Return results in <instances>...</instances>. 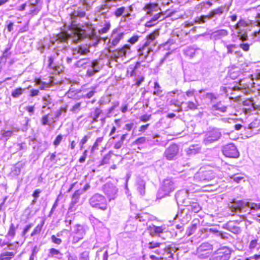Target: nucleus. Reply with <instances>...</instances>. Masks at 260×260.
Listing matches in <instances>:
<instances>
[{
	"label": "nucleus",
	"instance_id": "obj_5",
	"mask_svg": "<svg viewBox=\"0 0 260 260\" xmlns=\"http://www.w3.org/2000/svg\"><path fill=\"white\" fill-rule=\"evenodd\" d=\"M215 177V174L212 170L204 171L201 169L195 174L194 180L196 182L205 184L213 180Z\"/></svg>",
	"mask_w": 260,
	"mask_h": 260
},
{
	"label": "nucleus",
	"instance_id": "obj_16",
	"mask_svg": "<svg viewBox=\"0 0 260 260\" xmlns=\"http://www.w3.org/2000/svg\"><path fill=\"white\" fill-rule=\"evenodd\" d=\"M73 57L78 59L82 55H85L89 52V47L87 45L78 46L73 49Z\"/></svg>",
	"mask_w": 260,
	"mask_h": 260
},
{
	"label": "nucleus",
	"instance_id": "obj_44",
	"mask_svg": "<svg viewBox=\"0 0 260 260\" xmlns=\"http://www.w3.org/2000/svg\"><path fill=\"white\" fill-rule=\"evenodd\" d=\"M228 107L225 106H223L221 104L220 102L217 103L215 104H214L212 106V109L213 110H218L221 112H225L227 110Z\"/></svg>",
	"mask_w": 260,
	"mask_h": 260
},
{
	"label": "nucleus",
	"instance_id": "obj_52",
	"mask_svg": "<svg viewBox=\"0 0 260 260\" xmlns=\"http://www.w3.org/2000/svg\"><path fill=\"white\" fill-rule=\"evenodd\" d=\"M24 90L21 88H16L12 92L11 95L14 98H18L23 94Z\"/></svg>",
	"mask_w": 260,
	"mask_h": 260
},
{
	"label": "nucleus",
	"instance_id": "obj_11",
	"mask_svg": "<svg viewBox=\"0 0 260 260\" xmlns=\"http://www.w3.org/2000/svg\"><path fill=\"white\" fill-rule=\"evenodd\" d=\"M103 190L109 201L115 200L118 196V188L113 183L108 182L103 186Z\"/></svg>",
	"mask_w": 260,
	"mask_h": 260
},
{
	"label": "nucleus",
	"instance_id": "obj_8",
	"mask_svg": "<svg viewBox=\"0 0 260 260\" xmlns=\"http://www.w3.org/2000/svg\"><path fill=\"white\" fill-rule=\"evenodd\" d=\"M59 53L56 51L48 57V68L53 71L60 73L64 69L62 65V57L58 59Z\"/></svg>",
	"mask_w": 260,
	"mask_h": 260
},
{
	"label": "nucleus",
	"instance_id": "obj_13",
	"mask_svg": "<svg viewBox=\"0 0 260 260\" xmlns=\"http://www.w3.org/2000/svg\"><path fill=\"white\" fill-rule=\"evenodd\" d=\"M223 154L228 157L237 158L239 156V152L237 147L233 143L228 144L223 147Z\"/></svg>",
	"mask_w": 260,
	"mask_h": 260
},
{
	"label": "nucleus",
	"instance_id": "obj_50",
	"mask_svg": "<svg viewBox=\"0 0 260 260\" xmlns=\"http://www.w3.org/2000/svg\"><path fill=\"white\" fill-rule=\"evenodd\" d=\"M94 93L95 91L94 88H92L89 91H82V98L90 99L94 95Z\"/></svg>",
	"mask_w": 260,
	"mask_h": 260
},
{
	"label": "nucleus",
	"instance_id": "obj_17",
	"mask_svg": "<svg viewBox=\"0 0 260 260\" xmlns=\"http://www.w3.org/2000/svg\"><path fill=\"white\" fill-rule=\"evenodd\" d=\"M228 10L229 9H226L225 6H221L216 9H213L208 14L209 19H213L215 21L217 19L219 16L222 15L224 11L227 12Z\"/></svg>",
	"mask_w": 260,
	"mask_h": 260
},
{
	"label": "nucleus",
	"instance_id": "obj_33",
	"mask_svg": "<svg viewBox=\"0 0 260 260\" xmlns=\"http://www.w3.org/2000/svg\"><path fill=\"white\" fill-rule=\"evenodd\" d=\"M199 48H196L194 46H189L184 49V54L190 58H192L194 56L196 52L199 50Z\"/></svg>",
	"mask_w": 260,
	"mask_h": 260
},
{
	"label": "nucleus",
	"instance_id": "obj_12",
	"mask_svg": "<svg viewBox=\"0 0 260 260\" xmlns=\"http://www.w3.org/2000/svg\"><path fill=\"white\" fill-rule=\"evenodd\" d=\"M179 150L178 145L173 143L165 150L164 154V156L168 160H175L179 154Z\"/></svg>",
	"mask_w": 260,
	"mask_h": 260
},
{
	"label": "nucleus",
	"instance_id": "obj_55",
	"mask_svg": "<svg viewBox=\"0 0 260 260\" xmlns=\"http://www.w3.org/2000/svg\"><path fill=\"white\" fill-rule=\"evenodd\" d=\"M162 245H165V244L158 242H149L148 244V248L149 249L156 248V249H160V247H161Z\"/></svg>",
	"mask_w": 260,
	"mask_h": 260
},
{
	"label": "nucleus",
	"instance_id": "obj_54",
	"mask_svg": "<svg viewBox=\"0 0 260 260\" xmlns=\"http://www.w3.org/2000/svg\"><path fill=\"white\" fill-rule=\"evenodd\" d=\"M110 27H111V24H110V22L106 21L104 24V27L99 30V34L100 35H101V34L107 33L110 29Z\"/></svg>",
	"mask_w": 260,
	"mask_h": 260
},
{
	"label": "nucleus",
	"instance_id": "obj_10",
	"mask_svg": "<svg viewBox=\"0 0 260 260\" xmlns=\"http://www.w3.org/2000/svg\"><path fill=\"white\" fill-rule=\"evenodd\" d=\"M213 250V245L208 242L202 243L196 251L197 256L201 259L208 258Z\"/></svg>",
	"mask_w": 260,
	"mask_h": 260
},
{
	"label": "nucleus",
	"instance_id": "obj_30",
	"mask_svg": "<svg viewBox=\"0 0 260 260\" xmlns=\"http://www.w3.org/2000/svg\"><path fill=\"white\" fill-rule=\"evenodd\" d=\"M86 227L83 225L76 224L74 226L73 233L76 235L83 238L86 234Z\"/></svg>",
	"mask_w": 260,
	"mask_h": 260
},
{
	"label": "nucleus",
	"instance_id": "obj_42",
	"mask_svg": "<svg viewBox=\"0 0 260 260\" xmlns=\"http://www.w3.org/2000/svg\"><path fill=\"white\" fill-rule=\"evenodd\" d=\"M14 252H4L0 254V260H11L15 255Z\"/></svg>",
	"mask_w": 260,
	"mask_h": 260
},
{
	"label": "nucleus",
	"instance_id": "obj_20",
	"mask_svg": "<svg viewBox=\"0 0 260 260\" xmlns=\"http://www.w3.org/2000/svg\"><path fill=\"white\" fill-rule=\"evenodd\" d=\"M149 231L151 235H155L164 239H165L164 235L168 233L166 228L154 225L149 227Z\"/></svg>",
	"mask_w": 260,
	"mask_h": 260
},
{
	"label": "nucleus",
	"instance_id": "obj_29",
	"mask_svg": "<svg viewBox=\"0 0 260 260\" xmlns=\"http://www.w3.org/2000/svg\"><path fill=\"white\" fill-rule=\"evenodd\" d=\"M224 228L229 231L235 234H239L241 230L240 228L236 225V223L233 221L228 222L224 226Z\"/></svg>",
	"mask_w": 260,
	"mask_h": 260
},
{
	"label": "nucleus",
	"instance_id": "obj_53",
	"mask_svg": "<svg viewBox=\"0 0 260 260\" xmlns=\"http://www.w3.org/2000/svg\"><path fill=\"white\" fill-rule=\"evenodd\" d=\"M135 218L140 222H145L148 218V215L146 213L138 214L135 215Z\"/></svg>",
	"mask_w": 260,
	"mask_h": 260
},
{
	"label": "nucleus",
	"instance_id": "obj_3",
	"mask_svg": "<svg viewBox=\"0 0 260 260\" xmlns=\"http://www.w3.org/2000/svg\"><path fill=\"white\" fill-rule=\"evenodd\" d=\"M139 53V59L141 61H146L150 62L153 60L154 52L151 46H149V42H145L143 44H140L138 49Z\"/></svg>",
	"mask_w": 260,
	"mask_h": 260
},
{
	"label": "nucleus",
	"instance_id": "obj_34",
	"mask_svg": "<svg viewBox=\"0 0 260 260\" xmlns=\"http://www.w3.org/2000/svg\"><path fill=\"white\" fill-rule=\"evenodd\" d=\"M82 193L83 190L81 189H78L75 191L72 196L70 208L73 207L78 202L80 196Z\"/></svg>",
	"mask_w": 260,
	"mask_h": 260
},
{
	"label": "nucleus",
	"instance_id": "obj_51",
	"mask_svg": "<svg viewBox=\"0 0 260 260\" xmlns=\"http://www.w3.org/2000/svg\"><path fill=\"white\" fill-rule=\"evenodd\" d=\"M159 35V32L157 30L154 31L153 32L149 34L147 36V40L146 42H149V46H150V44L155 39L156 37Z\"/></svg>",
	"mask_w": 260,
	"mask_h": 260
},
{
	"label": "nucleus",
	"instance_id": "obj_62",
	"mask_svg": "<svg viewBox=\"0 0 260 260\" xmlns=\"http://www.w3.org/2000/svg\"><path fill=\"white\" fill-rule=\"evenodd\" d=\"M197 103H193V102H188L186 104L187 105V107L190 110H194L198 109V102L196 100Z\"/></svg>",
	"mask_w": 260,
	"mask_h": 260
},
{
	"label": "nucleus",
	"instance_id": "obj_28",
	"mask_svg": "<svg viewBox=\"0 0 260 260\" xmlns=\"http://www.w3.org/2000/svg\"><path fill=\"white\" fill-rule=\"evenodd\" d=\"M144 10L148 15H152L153 12H157L159 10H161L157 3H149L145 5Z\"/></svg>",
	"mask_w": 260,
	"mask_h": 260
},
{
	"label": "nucleus",
	"instance_id": "obj_37",
	"mask_svg": "<svg viewBox=\"0 0 260 260\" xmlns=\"http://www.w3.org/2000/svg\"><path fill=\"white\" fill-rule=\"evenodd\" d=\"M184 211H182L180 213H178L176 216V218H179L183 224L187 223L191 218L190 215L187 213H185V216H183Z\"/></svg>",
	"mask_w": 260,
	"mask_h": 260
},
{
	"label": "nucleus",
	"instance_id": "obj_1",
	"mask_svg": "<svg viewBox=\"0 0 260 260\" xmlns=\"http://www.w3.org/2000/svg\"><path fill=\"white\" fill-rule=\"evenodd\" d=\"M229 207L232 212H242L250 209L249 213H254L260 210V203L246 202L243 201H233L229 204Z\"/></svg>",
	"mask_w": 260,
	"mask_h": 260
},
{
	"label": "nucleus",
	"instance_id": "obj_26",
	"mask_svg": "<svg viewBox=\"0 0 260 260\" xmlns=\"http://www.w3.org/2000/svg\"><path fill=\"white\" fill-rule=\"evenodd\" d=\"M123 36L124 34L123 32L117 34L115 31H113L112 34L111 39L109 40V43L111 44V45H110V47L116 46L119 41L123 38Z\"/></svg>",
	"mask_w": 260,
	"mask_h": 260
},
{
	"label": "nucleus",
	"instance_id": "obj_4",
	"mask_svg": "<svg viewBox=\"0 0 260 260\" xmlns=\"http://www.w3.org/2000/svg\"><path fill=\"white\" fill-rule=\"evenodd\" d=\"M221 129L216 127L210 128L205 133L203 139V143L205 145H210L218 141L221 137Z\"/></svg>",
	"mask_w": 260,
	"mask_h": 260
},
{
	"label": "nucleus",
	"instance_id": "obj_36",
	"mask_svg": "<svg viewBox=\"0 0 260 260\" xmlns=\"http://www.w3.org/2000/svg\"><path fill=\"white\" fill-rule=\"evenodd\" d=\"M16 131L15 130H11V131H3L1 134V137L0 138L1 140L4 141L5 142L7 141L10 137H11Z\"/></svg>",
	"mask_w": 260,
	"mask_h": 260
},
{
	"label": "nucleus",
	"instance_id": "obj_43",
	"mask_svg": "<svg viewBox=\"0 0 260 260\" xmlns=\"http://www.w3.org/2000/svg\"><path fill=\"white\" fill-rule=\"evenodd\" d=\"M43 102H44V105L43 106V108L45 109L47 107L48 109H50L51 108V106L53 104H52V99L51 98L50 96L47 95L45 96L43 98Z\"/></svg>",
	"mask_w": 260,
	"mask_h": 260
},
{
	"label": "nucleus",
	"instance_id": "obj_60",
	"mask_svg": "<svg viewBox=\"0 0 260 260\" xmlns=\"http://www.w3.org/2000/svg\"><path fill=\"white\" fill-rule=\"evenodd\" d=\"M205 230L206 232L212 233L216 236H218L220 234V232L215 228H207Z\"/></svg>",
	"mask_w": 260,
	"mask_h": 260
},
{
	"label": "nucleus",
	"instance_id": "obj_57",
	"mask_svg": "<svg viewBox=\"0 0 260 260\" xmlns=\"http://www.w3.org/2000/svg\"><path fill=\"white\" fill-rule=\"evenodd\" d=\"M81 103H77L70 109V111L74 113H78L81 109Z\"/></svg>",
	"mask_w": 260,
	"mask_h": 260
},
{
	"label": "nucleus",
	"instance_id": "obj_19",
	"mask_svg": "<svg viewBox=\"0 0 260 260\" xmlns=\"http://www.w3.org/2000/svg\"><path fill=\"white\" fill-rule=\"evenodd\" d=\"M149 16L151 18L145 24V26L147 27H151L154 26L159 21L162 20L164 19V15L161 14V11L154 14L152 13V15Z\"/></svg>",
	"mask_w": 260,
	"mask_h": 260
},
{
	"label": "nucleus",
	"instance_id": "obj_41",
	"mask_svg": "<svg viewBox=\"0 0 260 260\" xmlns=\"http://www.w3.org/2000/svg\"><path fill=\"white\" fill-rule=\"evenodd\" d=\"M201 148L198 145H191L186 150V153L188 155H192L199 153Z\"/></svg>",
	"mask_w": 260,
	"mask_h": 260
},
{
	"label": "nucleus",
	"instance_id": "obj_45",
	"mask_svg": "<svg viewBox=\"0 0 260 260\" xmlns=\"http://www.w3.org/2000/svg\"><path fill=\"white\" fill-rule=\"evenodd\" d=\"M222 43L225 47L227 49V53L232 54L233 53L234 49L238 48V46L236 44H228L224 41H222Z\"/></svg>",
	"mask_w": 260,
	"mask_h": 260
},
{
	"label": "nucleus",
	"instance_id": "obj_31",
	"mask_svg": "<svg viewBox=\"0 0 260 260\" xmlns=\"http://www.w3.org/2000/svg\"><path fill=\"white\" fill-rule=\"evenodd\" d=\"M186 207H187L188 211L191 210L194 213H198L201 211L202 208L199 204L190 199V204H186Z\"/></svg>",
	"mask_w": 260,
	"mask_h": 260
},
{
	"label": "nucleus",
	"instance_id": "obj_9",
	"mask_svg": "<svg viewBox=\"0 0 260 260\" xmlns=\"http://www.w3.org/2000/svg\"><path fill=\"white\" fill-rule=\"evenodd\" d=\"M231 256V249L226 246H223L215 251L209 260H229Z\"/></svg>",
	"mask_w": 260,
	"mask_h": 260
},
{
	"label": "nucleus",
	"instance_id": "obj_48",
	"mask_svg": "<svg viewBox=\"0 0 260 260\" xmlns=\"http://www.w3.org/2000/svg\"><path fill=\"white\" fill-rule=\"evenodd\" d=\"M212 3L211 2H203L199 4L196 6V10L198 11L201 12L204 9L207 8L206 6L208 5L209 7H210L212 6Z\"/></svg>",
	"mask_w": 260,
	"mask_h": 260
},
{
	"label": "nucleus",
	"instance_id": "obj_32",
	"mask_svg": "<svg viewBox=\"0 0 260 260\" xmlns=\"http://www.w3.org/2000/svg\"><path fill=\"white\" fill-rule=\"evenodd\" d=\"M91 61L88 58H81L78 60L74 64L75 67L85 69L91 64Z\"/></svg>",
	"mask_w": 260,
	"mask_h": 260
},
{
	"label": "nucleus",
	"instance_id": "obj_15",
	"mask_svg": "<svg viewBox=\"0 0 260 260\" xmlns=\"http://www.w3.org/2000/svg\"><path fill=\"white\" fill-rule=\"evenodd\" d=\"M70 39L69 35L67 34H60L56 36V39L55 42L52 41L53 45H55V43H57L56 45V47L59 48L60 46L58 45L59 44H62V49H66L68 47V40Z\"/></svg>",
	"mask_w": 260,
	"mask_h": 260
},
{
	"label": "nucleus",
	"instance_id": "obj_35",
	"mask_svg": "<svg viewBox=\"0 0 260 260\" xmlns=\"http://www.w3.org/2000/svg\"><path fill=\"white\" fill-rule=\"evenodd\" d=\"M97 0H79V5L85 7L87 11L91 9L93 4Z\"/></svg>",
	"mask_w": 260,
	"mask_h": 260
},
{
	"label": "nucleus",
	"instance_id": "obj_47",
	"mask_svg": "<svg viewBox=\"0 0 260 260\" xmlns=\"http://www.w3.org/2000/svg\"><path fill=\"white\" fill-rule=\"evenodd\" d=\"M21 168V164H16L12 169V173L13 174V175L15 176L19 175L20 174Z\"/></svg>",
	"mask_w": 260,
	"mask_h": 260
},
{
	"label": "nucleus",
	"instance_id": "obj_63",
	"mask_svg": "<svg viewBox=\"0 0 260 260\" xmlns=\"http://www.w3.org/2000/svg\"><path fill=\"white\" fill-rule=\"evenodd\" d=\"M27 6V4L26 3H24L22 4H19V2H18L15 5V9L17 11H22L25 10Z\"/></svg>",
	"mask_w": 260,
	"mask_h": 260
},
{
	"label": "nucleus",
	"instance_id": "obj_38",
	"mask_svg": "<svg viewBox=\"0 0 260 260\" xmlns=\"http://www.w3.org/2000/svg\"><path fill=\"white\" fill-rule=\"evenodd\" d=\"M137 190L141 196H144L145 193V181L142 179H139L137 181Z\"/></svg>",
	"mask_w": 260,
	"mask_h": 260
},
{
	"label": "nucleus",
	"instance_id": "obj_46",
	"mask_svg": "<svg viewBox=\"0 0 260 260\" xmlns=\"http://www.w3.org/2000/svg\"><path fill=\"white\" fill-rule=\"evenodd\" d=\"M126 12L125 7L122 6L117 8L114 12V15L117 17L123 16V14Z\"/></svg>",
	"mask_w": 260,
	"mask_h": 260
},
{
	"label": "nucleus",
	"instance_id": "obj_59",
	"mask_svg": "<svg viewBox=\"0 0 260 260\" xmlns=\"http://www.w3.org/2000/svg\"><path fill=\"white\" fill-rule=\"evenodd\" d=\"M89 252L88 251H85L82 252L79 255V258L78 260H89Z\"/></svg>",
	"mask_w": 260,
	"mask_h": 260
},
{
	"label": "nucleus",
	"instance_id": "obj_64",
	"mask_svg": "<svg viewBox=\"0 0 260 260\" xmlns=\"http://www.w3.org/2000/svg\"><path fill=\"white\" fill-rule=\"evenodd\" d=\"M205 98L211 103L214 102V101L217 98L216 96L213 93H207L205 94Z\"/></svg>",
	"mask_w": 260,
	"mask_h": 260
},
{
	"label": "nucleus",
	"instance_id": "obj_7",
	"mask_svg": "<svg viewBox=\"0 0 260 260\" xmlns=\"http://www.w3.org/2000/svg\"><path fill=\"white\" fill-rule=\"evenodd\" d=\"M90 206L96 209L106 210L107 208V202L106 198L101 194L96 193L89 200Z\"/></svg>",
	"mask_w": 260,
	"mask_h": 260
},
{
	"label": "nucleus",
	"instance_id": "obj_56",
	"mask_svg": "<svg viewBox=\"0 0 260 260\" xmlns=\"http://www.w3.org/2000/svg\"><path fill=\"white\" fill-rule=\"evenodd\" d=\"M109 9L110 6L108 4H104L100 6L99 11L102 15H104L109 12Z\"/></svg>",
	"mask_w": 260,
	"mask_h": 260
},
{
	"label": "nucleus",
	"instance_id": "obj_27",
	"mask_svg": "<svg viewBox=\"0 0 260 260\" xmlns=\"http://www.w3.org/2000/svg\"><path fill=\"white\" fill-rule=\"evenodd\" d=\"M229 35V31L224 29H219L213 32L211 34V38L214 40H220L227 36Z\"/></svg>",
	"mask_w": 260,
	"mask_h": 260
},
{
	"label": "nucleus",
	"instance_id": "obj_23",
	"mask_svg": "<svg viewBox=\"0 0 260 260\" xmlns=\"http://www.w3.org/2000/svg\"><path fill=\"white\" fill-rule=\"evenodd\" d=\"M42 0H35V3L29 4V13L32 15L37 14L42 8Z\"/></svg>",
	"mask_w": 260,
	"mask_h": 260
},
{
	"label": "nucleus",
	"instance_id": "obj_22",
	"mask_svg": "<svg viewBox=\"0 0 260 260\" xmlns=\"http://www.w3.org/2000/svg\"><path fill=\"white\" fill-rule=\"evenodd\" d=\"M82 90L76 89L74 85H71L66 95L68 98L74 99H80L82 98Z\"/></svg>",
	"mask_w": 260,
	"mask_h": 260
},
{
	"label": "nucleus",
	"instance_id": "obj_2",
	"mask_svg": "<svg viewBox=\"0 0 260 260\" xmlns=\"http://www.w3.org/2000/svg\"><path fill=\"white\" fill-rule=\"evenodd\" d=\"M177 187L176 182L172 178H167L164 180L157 193V199H162L169 196Z\"/></svg>",
	"mask_w": 260,
	"mask_h": 260
},
{
	"label": "nucleus",
	"instance_id": "obj_18",
	"mask_svg": "<svg viewBox=\"0 0 260 260\" xmlns=\"http://www.w3.org/2000/svg\"><path fill=\"white\" fill-rule=\"evenodd\" d=\"M88 67L89 68L86 72V75L89 77H92L95 73L99 72L102 68L97 60L91 61V64Z\"/></svg>",
	"mask_w": 260,
	"mask_h": 260
},
{
	"label": "nucleus",
	"instance_id": "obj_40",
	"mask_svg": "<svg viewBox=\"0 0 260 260\" xmlns=\"http://www.w3.org/2000/svg\"><path fill=\"white\" fill-rule=\"evenodd\" d=\"M210 20L208 15L197 16L194 19V23L196 24H204L207 21Z\"/></svg>",
	"mask_w": 260,
	"mask_h": 260
},
{
	"label": "nucleus",
	"instance_id": "obj_24",
	"mask_svg": "<svg viewBox=\"0 0 260 260\" xmlns=\"http://www.w3.org/2000/svg\"><path fill=\"white\" fill-rule=\"evenodd\" d=\"M86 11L85 7L80 5L76 10L71 14V16L72 19H76L77 18H83L86 16Z\"/></svg>",
	"mask_w": 260,
	"mask_h": 260
},
{
	"label": "nucleus",
	"instance_id": "obj_25",
	"mask_svg": "<svg viewBox=\"0 0 260 260\" xmlns=\"http://www.w3.org/2000/svg\"><path fill=\"white\" fill-rule=\"evenodd\" d=\"M131 53V47L128 45H124L122 48L116 50L114 53L115 56L122 57Z\"/></svg>",
	"mask_w": 260,
	"mask_h": 260
},
{
	"label": "nucleus",
	"instance_id": "obj_58",
	"mask_svg": "<svg viewBox=\"0 0 260 260\" xmlns=\"http://www.w3.org/2000/svg\"><path fill=\"white\" fill-rule=\"evenodd\" d=\"M154 90L153 93L154 95L158 96L162 93V90H160V86L158 82H155L154 83Z\"/></svg>",
	"mask_w": 260,
	"mask_h": 260
},
{
	"label": "nucleus",
	"instance_id": "obj_6",
	"mask_svg": "<svg viewBox=\"0 0 260 260\" xmlns=\"http://www.w3.org/2000/svg\"><path fill=\"white\" fill-rule=\"evenodd\" d=\"M178 250V249L175 246L166 247L165 245H162L160 249H155L154 252L160 256L161 259L172 260L174 259V253Z\"/></svg>",
	"mask_w": 260,
	"mask_h": 260
},
{
	"label": "nucleus",
	"instance_id": "obj_61",
	"mask_svg": "<svg viewBox=\"0 0 260 260\" xmlns=\"http://www.w3.org/2000/svg\"><path fill=\"white\" fill-rule=\"evenodd\" d=\"M100 41V40L99 39L98 37L95 35L93 36V38L91 40V42L89 43V46L96 47L97 45L99 44Z\"/></svg>",
	"mask_w": 260,
	"mask_h": 260
},
{
	"label": "nucleus",
	"instance_id": "obj_39",
	"mask_svg": "<svg viewBox=\"0 0 260 260\" xmlns=\"http://www.w3.org/2000/svg\"><path fill=\"white\" fill-rule=\"evenodd\" d=\"M49 256L53 257L58 259H61L63 254L57 249L52 248L49 250Z\"/></svg>",
	"mask_w": 260,
	"mask_h": 260
},
{
	"label": "nucleus",
	"instance_id": "obj_49",
	"mask_svg": "<svg viewBox=\"0 0 260 260\" xmlns=\"http://www.w3.org/2000/svg\"><path fill=\"white\" fill-rule=\"evenodd\" d=\"M44 220H42L41 223L39 224L34 230L31 234V236H34L36 235L39 234L42 231V228L44 224Z\"/></svg>",
	"mask_w": 260,
	"mask_h": 260
},
{
	"label": "nucleus",
	"instance_id": "obj_14",
	"mask_svg": "<svg viewBox=\"0 0 260 260\" xmlns=\"http://www.w3.org/2000/svg\"><path fill=\"white\" fill-rule=\"evenodd\" d=\"M188 196L187 190L182 189L178 191L175 194V199L177 204H182L185 206L186 204H190V199L188 198Z\"/></svg>",
	"mask_w": 260,
	"mask_h": 260
},
{
	"label": "nucleus",
	"instance_id": "obj_21",
	"mask_svg": "<svg viewBox=\"0 0 260 260\" xmlns=\"http://www.w3.org/2000/svg\"><path fill=\"white\" fill-rule=\"evenodd\" d=\"M243 105L244 106L249 107V108L246 109L247 112H250L253 111H259L260 106L255 104L253 100L252 99H247L243 102Z\"/></svg>",
	"mask_w": 260,
	"mask_h": 260
}]
</instances>
